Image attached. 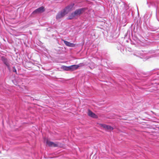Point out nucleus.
<instances>
[{"instance_id":"nucleus-1","label":"nucleus","mask_w":159,"mask_h":159,"mask_svg":"<svg viewBox=\"0 0 159 159\" xmlns=\"http://www.w3.org/2000/svg\"><path fill=\"white\" fill-rule=\"evenodd\" d=\"M154 52H155L154 51H143L141 50L137 51L135 54L136 56L142 58H145L146 59H148L149 58L153 57V55L152 54V53Z\"/></svg>"},{"instance_id":"nucleus-2","label":"nucleus","mask_w":159,"mask_h":159,"mask_svg":"<svg viewBox=\"0 0 159 159\" xmlns=\"http://www.w3.org/2000/svg\"><path fill=\"white\" fill-rule=\"evenodd\" d=\"M86 10V8L85 7H82L76 10L74 12L69 15L68 19L72 20L75 16L80 15L85 12Z\"/></svg>"},{"instance_id":"nucleus-3","label":"nucleus","mask_w":159,"mask_h":159,"mask_svg":"<svg viewBox=\"0 0 159 159\" xmlns=\"http://www.w3.org/2000/svg\"><path fill=\"white\" fill-rule=\"evenodd\" d=\"M66 14H67L66 12L62 9L57 13L56 16V19L57 20H60V19L64 17Z\"/></svg>"},{"instance_id":"nucleus-4","label":"nucleus","mask_w":159,"mask_h":159,"mask_svg":"<svg viewBox=\"0 0 159 159\" xmlns=\"http://www.w3.org/2000/svg\"><path fill=\"white\" fill-rule=\"evenodd\" d=\"M1 60L4 64L7 67L8 69H10V61L9 59H7L4 56H2Z\"/></svg>"},{"instance_id":"nucleus-5","label":"nucleus","mask_w":159,"mask_h":159,"mask_svg":"<svg viewBox=\"0 0 159 159\" xmlns=\"http://www.w3.org/2000/svg\"><path fill=\"white\" fill-rule=\"evenodd\" d=\"M45 11L44 7H41L35 10L32 13L33 14L41 13Z\"/></svg>"},{"instance_id":"nucleus-6","label":"nucleus","mask_w":159,"mask_h":159,"mask_svg":"<svg viewBox=\"0 0 159 159\" xmlns=\"http://www.w3.org/2000/svg\"><path fill=\"white\" fill-rule=\"evenodd\" d=\"M74 6V4L72 3L69 5H68L63 9V10H64V11L67 14L68 12L72 9Z\"/></svg>"},{"instance_id":"nucleus-7","label":"nucleus","mask_w":159,"mask_h":159,"mask_svg":"<svg viewBox=\"0 0 159 159\" xmlns=\"http://www.w3.org/2000/svg\"><path fill=\"white\" fill-rule=\"evenodd\" d=\"M46 143L49 147H56L58 146V144L57 143H55L53 142L50 141L48 140H47Z\"/></svg>"},{"instance_id":"nucleus-8","label":"nucleus","mask_w":159,"mask_h":159,"mask_svg":"<svg viewBox=\"0 0 159 159\" xmlns=\"http://www.w3.org/2000/svg\"><path fill=\"white\" fill-rule=\"evenodd\" d=\"M100 125L102 127H103L106 129L112 130L113 129V128L110 125L104 124H100Z\"/></svg>"},{"instance_id":"nucleus-9","label":"nucleus","mask_w":159,"mask_h":159,"mask_svg":"<svg viewBox=\"0 0 159 159\" xmlns=\"http://www.w3.org/2000/svg\"><path fill=\"white\" fill-rule=\"evenodd\" d=\"M63 41L64 42V43L67 46L71 47H74L75 46V44L72 43H71L69 42H68L65 40H63Z\"/></svg>"},{"instance_id":"nucleus-10","label":"nucleus","mask_w":159,"mask_h":159,"mask_svg":"<svg viewBox=\"0 0 159 159\" xmlns=\"http://www.w3.org/2000/svg\"><path fill=\"white\" fill-rule=\"evenodd\" d=\"M79 67L78 65H73L69 66V70L73 71L77 69Z\"/></svg>"},{"instance_id":"nucleus-11","label":"nucleus","mask_w":159,"mask_h":159,"mask_svg":"<svg viewBox=\"0 0 159 159\" xmlns=\"http://www.w3.org/2000/svg\"><path fill=\"white\" fill-rule=\"evenodd\" d=\"M151 84V87H154V88L153 89L156 90H157L158 88V86L159 85V83H157L156 82H152Z\"/></svg>"},{"instance_id":"nucleus-12","label":"nucleus","mask_w":159,"mask_h":159,"mask_svg":"<svg viewBox=\"0 0 159 159\" xmlns=\"http://www.w3.org/2000/svg\"><path fill=\"white\" fill-rule=\"evenodd\" d=\"M88 114L89 116L93 118H96L97 117V116L90 110H89L88 111Z\"/></svg>"},{"instance_id":"nucleus-13","label":"nucleus","mask_w":159,"mask_h":159,"mask_svg":"<svg viewBox=\"0 0 159 159\" xmlns=\"http://www.w3.org/2000/svg\"><path fill=\"white\" fill-rule=\"evenodd\" d=\"M150 74H154L155 76L157 75L158 77H159V70H154L151 71L150 72Z\"/></svg>"},{"instance_id":"nucleus-14","label":"nucleus","mask_w":159,"mask_h":159,"mask_svg":"<svg viewBox=\"0 0 159 159\" xmlns=\"http://www.w3.org/2000/svg\"><path fill=\"white\" fill-rule=\"evenodd\" d=\"M61 68L65 70L68 71L69 70V66H61Z\"/></svg>"},{"instance_id":"nucleus-15","label":"nucleus","mask_w":159,"mask_h":159,"mask_svg":"<svg viewBox=\"0 0 159 159\" xmlns=\"http://www.w3.org/2000/svg\"><path fill=\"white\" fill-rule=\"evenodd\" d=\"M12 70L13 72L16 73V74H17V71L15 67H13Z\"/></svg>"},{"instance_id":"nucleus-16","label":"nucleus","mask_w":159,"mask_h":159,"mask_svg":"<svg viewBox=\"0 0 159 159\" xmlns=\"http://www.w3.org/2000/svg\"><path fill=\"white\" fill-rule=\"evenodd\" d=\"M147 4L148 5V7H151V5H152V2H150L149 3L148 2H147Z\"/></svg>"},{"instance_id":"nucleus-17","label":"nucleus","mask_w":159,"mask_h":159,"mask_svg":"<svg viewBox=\"0 0 159 159\" xmlns=\"http://www.w3.org/2000/svg\"><path fill=\"white\" fill-rule=\"evenodd\" d=\"M120 46H121L120 47V48H119L118 47V50H120L121 52H122V51L121 50L122 48H123V47L121 45H120Z\"/></svg>"},{"instance_id":"nucleus-18","label":"nucleus","mask_w":159,"mask_h":159,"mask_svg":"<svg viewBox=\"0 0 159 159\" xmlns=\"http://www.w3.org/2000/svg\"><path fill=\"white\" fill-rule=\"evenodd\" d=\"M126 50H128V51L129 52H131L132 51V49L131 48H129V47H127L126 48Z\"/></svg>"},{"instance_id":"nucleus-19","label":"nucleus","mask_w":159,"mask_h":159,"mask_svg":"<svg viewBox=\"0 0 159 159\" xmlns=\"http://www.w3.org/2000/svg\"><path fill=\"white\" fill-rule=\"evenodd\" d=\"M137 43L138 44V45H142V43H141V42L140 41H139L138 42H137Z\"/></svg>"},{"instance_id":"nucleus-20","label":"nucleus","mask_w":159,"mask_h":159,"mask_svg":"<svg viewBox=\"0 0 159 159\" xmlns=\"http://www.w3.org/2000/svg\"><path fill=\"white\" fill-rule=\"evenodd\" d=\"M157 20H158L159 21V19H158V18H157Z\"/></svg>"},{"instance_id":"nucleus-21","label":"nucleus","mask_w":159,"mask_h":159,"mask_svg":"<svg viewBox=\"0 0 159 159\" xmlns=\"http://www.w3.org/2000/svg\"><path fill=\"white\" fill-rule=\"evenodd\" d=\"M15 84V85H17V84Z\"/></svg>"}]
</instances>
